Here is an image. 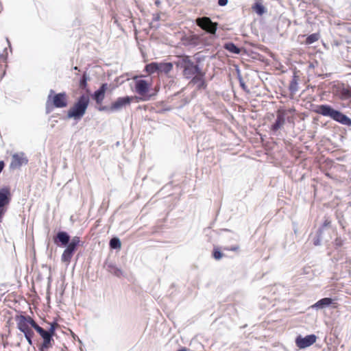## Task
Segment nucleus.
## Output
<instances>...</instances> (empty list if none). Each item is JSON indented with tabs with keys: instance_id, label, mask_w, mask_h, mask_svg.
<instances>
[{
	"instance_id": "nucleus-1",
	"label": "nucleus",
	"mask_w": 351,
	"mask_h": 351,
	"mask_svg": "<svg viewBox=\"0 0 351 351\" xmlns=\"http://www.w3.org/2000/svg\"><path fill=\"white\" fill-rule=\"evenodd\" d=\"M315 112L322 116L328 117L343 125L351 126V119L348 117L329 105L317 106Z\"/></svg>"
},
{
	"instance_id": "nucleus-2",
	"label": "nucleus",
	"mask_w": 351,
	"mask_h": 351,
	"mask_svg": "<svg viewBox=\"0 0 351 351\" xmlns=\"http://www.w3.org/2000/svg\"><path fill=\"white\" fill-rule=\"evenodd\" d=\"M89 103L88 95H82L67 111V117L75 120L81 119L85 114Z\"/></svg>"
},
{
	"instance_id": "nucleus-3",
	"label": "nucleus",
	"mask_w": 351,
	"mask_h": 351,
	"mask_svg": "<svg viewBox=\"0 0 351 351\" xmlns=\"http://www.w3.org/2000/svg\"><path fill=\"white\" fill-rule=\"evenodd\" d=\"M68 105V95L65 92L56 93L51 90L46 101V111L51 112L55 108H64Z\"/></svg>"
},
{
	"instance_id": "nucleus-4",
	"label": "nucleus",
	"mask_w": 351,
	"mask_h": 351,
	"mask_svg": "<svg viewBox=\"0 0 351 351\" xmlns=\"http://www.w3.org/2000/svg\"><path fill=\"white\" fill-rule=\"evenodd\" d=\"M18 329L22 332L29 345H32V337L34 332L31 328L36 330V322L29 316L20 315L16 317Z\"/></svg>"
},
{
	"instance_id": "nucleus-5",
	"label": "nucleus",
	"mask_w": 351,
	"mask_h": 351,
	"mask_svg": "<svg viewBox=\"0 0 351 351\" xmlns=\"http://www.w3.org/2000/svg\"><path fill=\"white\" fill-rule=\"evenodd\" d=\"M176 65L183 69V75L187 79L191 78L199 71V66L193 62L189 56H180Z\"/></svg>"
},
{
	"instance_id": "nucleus-6",
	"label": "nucleus",
	"mask_w": 351,
	"mask_h": 351,
	"mask_svg": "<svg viewBox=\"0 0 351 351\" xmlns=\"http://www.w3.org/2000/svg\"><path fill=\"white\" fill-rule=\"evenodd\" d=\"M36 331L43 339V343L39 346L40 351H48L54 344L53 335L48 330H45L38 325H36Z\"/></svg>"
},
{
	"instance_id": "nucleus-7",
	"label": "nucleus",
	"mask_w": 351,
	"mask_h": 351,
	"mask_svg": "<svg viewBox=\"0 0 351 351\" xmlns=\"http://www.w3.org/2000/svg\"><path fill=\"white\" fill-rule=\"evenodd\" d=\"M12 199L10 187L8 186L0 189V222L2 221L3 217L7 210V206L9 205Z\"/></svg>"
},
{
	"instance_id": "nucleus-8",
	"label": "nucleus",
	"mask_w": 351,
	"mask_h": 351,
	"mask_svg": "<svg viewBox=\"0 0 351 351\" xmlns=\"http://www.w3.org/2000/svg\"><path fill=\"white\" fill-rule=\"evenodd\" d=\"M80 243V239L79 237L75 236L73 237L61 256V261L62 262L67 263L71 262V260L76 251L77 247L79 246Z\"/></svg>"
},
{
	"instance_id": "nucleus-9",
	"label": "nucleus",
	"mask_w": 351,
	"mask_h": 351,
	"mask_svg": "<svg viewBox=\"0 0 351 351\" xmlns=\"http://www.w3.org/2000/svg\"><path fill=\"white\" fill-rule=\"evenodd\" d=\"M135 80V91L139 95L143 97V100H148L150 96H148L149 90L152 86V82L145 80L134 78Z\"/></svg>"
},
{
	"instance_id": "nucleus-10",
	"label": "nucleus",
	"mask_w": 351,
	"mask_h": 351,
	"mask_svg": "<svg viewBox=\"0 0 351 351\" xmlns=\"http://www.w3.org/2000/svg\"><path fill=\"white\" fill-rule=\"evenodd\" d=\"M333 95L342 101H351V87L344 84H337L332 87Z\"/></svg>"
},
{
	"instance_id": "nucleus-11",
	"label": "nucleus",
	"mask_w": 351,
	"mask_h": 351,
	"mask_svg": "<svg viewBox=\"0 0 351 351\" xmlns=\"http://www.w3.org/2000/svg\"><path fill=\"white\" fill-rule=\"evenodd\" d=\"M196 24L208 33L215 34L217 29V23L211 21L209 17L203 16L196 19Z\"/></svg>"
},
{
	"instance_id": "nucleus-12",
	"label": "nucleus",
	"mask_w": 351,
	"mask_h": 351,
	"mask_svg": "<svg viewBox=\"0 0 351 351\" xmlns=\"http://www.w3.org/2000/svg\"><path fill=\"white\" fill-rule=\"evenodd\" d=\"M137 99L136 97L133 96H126L123 97H119L112 102L109 107V110L111 111H117L121 110L122 108L125 107L127 106H130L131 102L134 99Z\"/></svg>"
},
{
	"instance_id": "nucleus-13",
	"label": "nucleus",
	"mask_w": 351,
	"mask_h": 351,
	"mask_svg": "<svg viewBox=\"0 0 351 351\" xmlns=\"http://www.w3.org/2000/svg\"><path fill=\"white\" fill-rule=\"evenodd\" d=\"M317 337L315 335H308L304 337L298 336L295 339V344L300 349H304L315 343Z\"/></svg>"
},
{
	"instance_id": "nucleus-14",
	"label": "nucleus",
	"mask_w": 351,
	"mask_h": 351,
	"mask_svg": "<svg viewBox=\"0 0 351 351\" xmlns=\"http://www.w3.org/2000/svg\"><path fill=\"white\" fill-rule=\"evenodd\" d=\"M332 306V308H336L338 307V303L335 299L330 298H324L318 300L316 303L313 304L311 307L316 309H322L325 307Z\"/></svg>"
},
{
	"instance_id": "nucleus-15",
	"label": "nucleus",
	"mask_w": 351,
	"mask_h": 351,
	"mask_svg": "<svg viewBox=\"0 0 351 351\" xmlns=\"http://www.w3.org/2000/svg\"><path fill=\"white\" fill-rule=\"evenodd\" d=\"M108 88V84L107 83H104L93 95V99L95 101L97 105L101 106L103 103L105 98V94Z\"/></svg>"
},
{
	"instance_id": "nucleus-16",
	"label": "nucleus",
	"mask_w": 351,
	"mask_h": 351,
	"mask_svg": "<svg viewBox=\"0 0 351 351\" xmlns=\"http://www.w3.org/2000/svg\"><path fill=\"white\" fill-rule=\"evenodd\" d=\"M285 123V113L281 110H278L277 112L276 120L275 123L271 125V130L274 132H276L284 125Z\"/></svg>"
},
{
	"instance_id": "nucleus-17",
	"label": "nucleus",
	"mask_w": 351,
	"mask_h": 351,
	"mask_svg": "<svg viewBox=\"0 0 351 351\" xmlns=\"http://www.w3.org/2000/svg\"><path fill=\"white\" fill-rule=\"evenodd\" d=\"M70 240V237L67 232L60 231L58 232L56 236L53 238V241L56 245L61 244L62 245H66L69 243Z\"/></svg>"
},
{
	"instance_id": "nucleus-18",
	"label": "nucleus",
	"mask_w": 351,
	"mask_h": 351,
	"mask_svg": "<svg viewBox=\"0 0 351 351\" xmlns=\"http://www.w3.org/2000/svg\"><path fill=\"white\" fill-rule=\"evenodd\" d=\"M27 160L23 156L18 154H15L12 157L10 167L16 169L19 168L23 164L27 163Z\"/></svg>"
},
{
	"instance_id": "nucleus-19",
	"label": "nucleus",
	"mask_w": 351,
	"mask_h": 351,
	"mask_svg": "<svg viewBox=\"0 0 351 351\" xmlns=\"http://www.w3.org/2000/svg\"><path fill=\"white\" fill-rule=\"evenodd\" d=\"M191 78L192 79L191 83L193 84H198V88L206 86L204 80V73H202L200 70L199 72L196 73Z\"/></svg>"
},
{
	"instance_id": "nucleus-20",
	"label": "nucleus",
	"mask_w": 351,
	"mask_h": 351,
	"mask_svg": "<svg viewBox=\"0 0 351 351\" xmlns=\"http://www.w3.org/2000/svg\"><path fill=\"white\" fill-rule=\"evenodd\" d=\"M173 65L171 62H159L158 73L168 74L173 69Z\"/></svg>"
},
{
	"instance_id": "nucleus-21",
	"label": "nucleus",
	"mask_w": 351,
	"mask_h": 351,
	"mask_svg": "<svg viewBox=\"0 0 351 351\" xmlns=\"http://www.w3.org/2000/svg\"><path fill=\"white\" fill-rule=\"evenodd\" d=\"M252 9L260 16L263 15L265 12V8L261 1H256L252 5Z\"/></svg>"
},
{
	"instance_id": "nucleus-22",
	"label": "nucleus",
	"mask_w": 351,
	"mask_h": 351,
	"mask_svg": "<svg viewBox=\"0 0 351 351\" xmlns=\"http://www.w3.org/2000/svg\"><path fill=\"white\" fill-rule=\"evenodd\" d=\"M145 71L148 74H153L156 72L158 73V62H152L147 64L145 67Z\"/></svg>"
},
{
	"instance_id": "nucleus-23",
	"label": "nucleus",
	"mask_w": 351,
	"mask_h": 351,
	"mask_svg": "<svg viewBox=\"0 0 351 351\" xmlns=\"http://www.w3.org/2000/svg\"><path fill=\"white\" fill-rule=\"evenodd\" d=\"M6 57L3 55H0V80L5 73L6 67Z\"/></svg>"
},
{
	"instance_id": "nucleus-24",
	"label": "nucleus",
	"mask_w": 351,
	"mask_h": 351,
	"mask_svg": "<svg viewBox=\"0 0 351 351\" xmlns=\"http://www.w3.org/2000/svg\"><path fill=\"white\" fill-rule=\"evenodd\" d=\"M224 47L228 51L235 54H239L241 52V49L232 43H226Z\"/></svg>"
},
{
	"instance_id": "nucleus-25",
	"label": "nucleus",
	"mask_w": 351,
	"mask_h": 351,
	"mask_svg": "<svg viewBox=\"0 0 351 351\" xmlns=\"http://www.w3.org/2000/svg\"><path fill=\"white\" fill-rule=\"evenodd\" d=\"M319 34H312L306 38L305 43L306 45H311V44L319 40Z\"/></svg>"
},
{
	"instance_id": "nucleus-26",
	"label": "nucleus",
	"mask_w": 351,
	"mask_h": 351,
	"mask_svg": "<svg viewBox=\"0 0 351 351\" xmlns=\"http://www.w3.org/2000/svg\"><path fill=\"white\" fill-rule=\"evenodd\" d=\"M88 80V77L87 73L85 72L82 75V77L79 83V86L80 88L86 89L87 86H88V84H87Z\"/></svg>"
},
{
	"instance_id": "nucleus-27",
	"label": "nucleus",
	"mask_w": 351,
	"mask_h": 351,
	"mask_svg": "<svg viewBox=\"0 0 351 351\" xmlns=\"http://www.w3.org/2000/svg\"><path fill=\"white\" fill-rule=\"evenodd\" d=\"M110 246L112 249H120L121 247L120 240L118 238H112L110 241Z\"/></svg>"
},
{
	"instance_id": "nucleus-28",
	"label": "nucleus",
	"mask_w": 351,
	"mask_h": 351,
	"mask_svg": "<svg viewBox=\"0 0 351 351\" xmlns=\"http://www.w3.org/2000/svg\"><path fill=\"white\" fill-rule=\"evenodd\" d=\"M223 254L221 252L219 247H215L213 252V256L216 260H219L223 257Z\"/></svg>"
},
{
	"instance_id": "nucleus-29",
	"label": "nucleus",
	"mask_w": 351,
	"mask_h": 351,
	"mask_svg": "<svg viewBox=\"0 0 351 351\" xmlns=\"http://www.w3.org/2000/svg\"><path fill=\"white\" fill-rule=\"evenodd\" d=\"M289 90L292 93H295L298 90V83L293 80L290 83Z\"/></svg>"
},
{
	"instance_id": "nucleus-30",
	"label": "nucleus",
	"mask_w": 351,
	"mask_h": 351,
	"mask_svg": "<svg viewBox=\"0 0 351 351\" xmlns=\"http://www.w3.org/2000/svg\"><path fill=\"white\" fill-rule=\"evenodd\" d=\"M58 324L56 322H52L50 324V328L48 331L51 332L53 335H55L56 330L58 327Z\"/></svg>"
},
{
	"instance_id": "nucleus-31",
	"label": "nucleus",
	"mask_w": 351,
	"mask_h": 351,
	"mask_svg": "<svg viewBox=\"0 0 351 351\" xmlns=\"http://www.w3.org/2000/svg\"><path fill=\"white\" fill-rule=\"evenodd\" d=\"M330 223H331V221L327 218V219H324L322 226H323V228H326V227L330 226Z\"/></svg>"
},
{
	"instance_id": "nucleus-32",
	"label": "nucleus",
	"mask_w": 351,
	"mask_h": 351,
	"mask_svg": "<svg viewBox=\"0 0 351 351\" xmlns=\"http://www.w3.org/2000/svg\"><path fill=\"white\" fill-rule=\"evenodd\" d=\"M228 2V0H219L218 1V4L220 6H225V5H227Z\"/></svg>"
},
{
	"instance_id": "nucleus-33",
	"label": "nucleus",
	"mask_w": 351,
	"mask_h": 351,
	"mask_svg": "<svg viewBox=\"0 0 351 351\" xmlns=\"http://www.w3.org/2000/svg\"><path fill=\"white\" fill-rule=\"evenodd\" d=\"M228 250L231 251H237L239 250V246H233Z\"/></svg>"
},
{
	"instance_id": "nucleus-34",
	"label": "nucleus",
	"mask_w": 351,
	"mask_h": 351,
	"mask_svg": "<svg viewBox=\"0 0 351 351\" xmlns=\"http://www.w3.org/2000/svg\"><path fill=\"white\" fill-rule=\"evenodd\" d=\"M114 274L117 276H120L121 274V271L120 269H116V271H114Z\"/></svg>"
},
{
	"instance_id": "nucleus-35",
	"label": "nucleus",
	"mask_w": 351,
	"mask_h": 351,
	"mask_svg": "<svg viewBox=\"0 0 351 351\" xmlns=\"http://www.w3.org/2000/svg\"><path fill=\"white\" fill-rule=\"evenodd\" d=\"M107 109H108V108H107L106 106H100V107L99 108V110H100V111L106 110H107Z\"/></svg>"
},
{
	"instance_id": "nucleus-36",
	"label": "nucleus",
	"mask_w": 351,
	"mask_h": 351,
	"mask_svg": "<svg viewBox=\"0 0 351 351\" xmlns=\"http://www.w3.org/2000/svg\"><path fill=\"white\" fill-rule=\"evenodd\" d=\"M241 86L243 87V89H245V85H244V84H243V83H241Z\"/></svg>"
},
{
	"instance_id": "nucleus-37",
	"label": "nucleus",
	"mask_w": 351,
	"mask_h": 351,
	"mask_svg": "<svg viewBox=\"0 0 351 351\" xmlns=\"http://www.w3.org/2000/svg\"><path fill=\"white\" fill-rule=\"evenodd\" d=\"M178 351H186V349L183 348V349L179 350Z\"/></svg>"
},
{
	"instance_id": "nucleus-38",
	"label": "nucleus",
	"mask_w": 351,
	"mask_h": 351,
	"mask_svg": "<svg viewBox=\"0 0 351 351\" xmlns=\"http://www.w3.org/2000/svg\"><path fill=\"white\" fill-rule=\"evenodd\" d=\"M319 242L317 241H315V245H318Z\"/></svg>"
},
{
	"instance_id": "nucleus-39",
	"label": "nucleus",
	"mask_w": 351,
	"mask_h": 351,
	"mask_svg": "<svg viewBox=\"0 0 351 351\" xmlns=\"http://www.w3.org/2000/svg\"><path fill=\"white\" fill-rule=\"evenodd\" d=\"M319 242L317 241H315V245H318Z\"/></svg>"
},
{
	"instance_id": "nucleus-40",
	"label": "nucleus",
	"mask_w": 351,
	"mask_h": 351,
	"mask_svg": "<svg viewBox=\"0 0 351 351\" xmlns=\"http://www.w3.org/2000/svg\"><path fill=\"white\" fill-rule=\"evenodd\" d=\"M74 69H75V70H77V69H78L77 66H75V67H74Z\"/></svg>"
}]
</instances>
